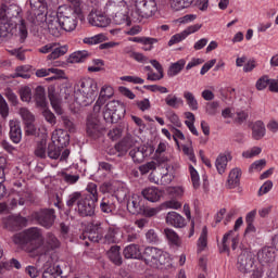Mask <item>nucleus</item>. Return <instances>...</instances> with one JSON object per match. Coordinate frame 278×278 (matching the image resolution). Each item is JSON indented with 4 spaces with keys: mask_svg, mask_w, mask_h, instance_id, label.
I'll return each instance as SVG.
<instances>
[{
    "mask_svg": "<svg viewBox=\"0 0 278 278\" xmlns=\"http://www.w3.org/2000/svg\"><path fill=\"white\" fill-rule=\"evenodd\" d=\"M49 99L55 114L62 115V99L60 98V96L53 91H50Z\"/></svg>",
    "mask_w": 278,
    "mask_h": 278,
    "instance_id": "41",
    "label": "nucleus"
},
{
    "mask_svg": "<svg viewBox=\"0 0 278 278\" xmlns=\"http://www.w3.org/2000/svg\"><path fill=\"white\" fill-rule=\"evenodd\" d=\"M31 8L30 21L34 25H40L45 23V12L47 11V4L45 0H29Z\"/></svg>",
    "mask_w": 278,
    "mask_h": 278,
    "instance_id": "8",
    "label": "nucleus"
},
{
    "mask_svg": "<svg viewBox=\"0 0 278 278\" xmlns=\"http://www.w3.org/2000/svg\"><path fill=\"white\" fill-rule=\"evenodd\" d=\"M18 114L23 121V123H34L36 121V116H34V113L29 111L27 108H21L18 110Z\"/></svg>",
    "mask_w": 278,
    "mask_h": 278,
    "instance_id": "51",
    "label": "nucleus"
},
{
    "mask_svg": "<svg viewBox=\"0 0 278 278\" xmlns=\"http://www.w3.org/2000/svg\"><path fill=\"white\" fill-rule=\"evenodd\" d=\"M218 108H220V104L218 102H207L205 112L206 114H208V116H216V114H218Z\"/></svg>",
    "mask_w": 278,
    "mask_h": 278,
    "instance_id": "61",
    "label": "nucleus"
},
{
    "mask_svg": "<svg viewBox=\"0 0 278 278\" xmlns=\"http://www.w3.org/2000/svg\"><path fill=\"white\" fill-rule=\"evenodd\" d=\"M68 53L67 45H60L56 42V46L53 47L52 52L47 56V60H58L62 58V55H66Z\"/></svg>",
    "mask_w": 278,
    "mask_h": 278,
    "instance_id": "35",
    "label": "nucleus"
},
{
    "mask_svg": "<svg viewBox=\"0 0 278 278\" xmlns=\"http://www.w3.org/2000/svg\"><path fill=\"white\" fill-rule=\"evenodd\" d=\"M100 210L104 214H112L116 211V204L114 203V195L110 198H103L100 203Z\"/></svg>",
    "mask_w": 278,
    "mask_h": 278,
    "instance_id": "38",
    "label": "nucleus"
},
{
    "mask_svg": "<svg viewBox=\"0 0 278 278\" xmlns=\"http://www.w3.org/2000/svg\"><path fill=\"white\" fill-rule=\"evenodd\" d=\"M70 4H63L59 7L61 10H70L74 14L81 15V0H67Z\"/></svg>",
    "mask_w": 278,
    "mask_h": 278,
    "instance_id": "42",
    "label": "nucleus"
},
{
    "mask_svg": "<svg viewBox=\"0 0 278 278\" xmlns=\"http://www.w3.org/2000/svg\"><path fill=\"white\" fill-rule=\"evenodd\" d=\"M127 210L130 214H144V200L138 194H132L131 199L127 202Z\"/></svg>",
    "mask_w": 278,
    "mask_h": 278,
    "instance_id": "17",
    "label": "nucleus"
},
{
    "mask_svg": "<svg viewBox=\"0 0 278 278\" xmlns=\"http://www.w3.org/2000/svg\"><path fill=\"white\" fill-rule=\"evenodd\" d=\"M41 238H42V230H40V228H29L24 232L15 235L13 237V242L14 244H25V242L40 240Z\"/></svg>",
    "mask_w": 278,
    "mask_h": 278,
    "instance_id": "9",
    "label": "nucleus"
},
{
    "mask_svg": "<svg viewBox=\"0 0 278 278\" xmlns=\"http://www.w3.org/2000/svg\"><path fill=\"white\" fill-rule=\"evenodd\" d=\"M43 21V28L50 36L53 38H60L62 36L64 30L62 28L59 11H49L45 13Z\"/></svg>",
    "mask_w": 278,
    "mask_h": 278,
    "instance_id": "3",
    "label": "nucleus"
},
{
    "mask_svg": "<svg viewBox=\"0 0 278 278\" xmlns=\"http://www.w3.org/2000/svg\"><path fill=\"white\" fill-rule=\"evenodd\" d=\"M124 9H121L115 14H113V23L115 25H131V20L129 18V14H127V8L123 7Z\"/></svg>",
    "mask_w": 278,
    "mask_h": 278,
    "instance_id": "26",
    "label": "nucleus"
},
{
    "mask_svg": "<svg viewBox=\"0 0 278 278\" xmlns=\"http://www.w3.org/2000/svg\"><path fill=\"white\" fill-rule=\"evenodd\" d=\"M0 115L2 118H8L10 116V106L8 105V102L5 101V98L0 94Z\"/></svg>",
    "mask_w": 278,
    "mask_h": 278,
    "instance_id": "62",
    "label": "nucleus"
},
{
    "mask_svg": "<svg viewBox=\"0 0 278 278\" xmlns=\"http://www.w3.org/2000/svg\"><path fill=\"white\" fill-rule=\"evenodd\" d=\"M115 199L119 203H123L125 201H129V188L127 187H119L117 191L115 192Z\"/></svg>",
    "mask_w": 278,
    "mask_h": 278,
    "instance_id": "53",
    "label": "nucleus"
},
{
    "mask_svg": "<svg viewBox=\"0 0 278 278\" xmlns=\"http://www.w3.org/2000/svg\"><path fill=\"white\" fill-rule=\"evenodd\" d=\"M136 146V138L131 135H127L118 146L117 148L122 147V151H127V149H131V147Z\"/></svg>",
    "mask_w": 278,
    "mask_h": 278,
    "instance_id": "52",
    "label": "nucleus"
},
{
    "mask_svg": "<svg viewBox=\"0 0 278 278\" xmlns=\"http://www.w3.org/2000/svg\"><path fill=\"white\" fill-rule=\"evenodd\" d=\"M26 225H27V219L21 216L9 217L7 222V228L10 229L11 231H17V229L26 227Z\"/></svg>",
    "mask_w": 278,
    "mask_h": 278,
    "instance_id": "27",
    "label": "nucleus"
},
{
    "mask_svg": "<svg viewBox=\"0 0 278 278\" xmlns=\"http://www.w3.org/2000/svg\"><path fill=\"white\" fill-rule=\"evenodd\" d=\"M152 154H153V148L147 147V146L134 148L129 152L131 160L134 162H137L138 164H140V162H144V159L151 156Z\"/></svg>",
    "mask_w": 278,
    "mask_h": 278,
    "instance_id": "15",
    "label": "nucleus"
},
{
    "mask_svg": "<svg viewBox=\"0 0 278 278\" xmlns=\"http://www.w3.org/2000/svg\"><path fill=\"white\" fill-rule=\"evenodd\" d=\"M14 22H10V20H5L4 17H0V36L1 38H8L12 33V25Z\"/></svg>",
    "mask_w": 278,
    "mask_h": 278,
    "instance_id": "43",
    "label": "nucleus"
},
{
    "mask_svg": "<svg viewBox=\"0 0 278 278\" xmlns=\"http://www.w3.org/2000/svg\"><path fill=\"white\" fill-rule=\"evenodd\" d=\"M99 94V85L93 78H83L79 83V88L75 92L76 103L87 108V105H92Z\"/></svg>",
    "mask_w": 278,
    "mask_h": 278,
    "instance_id": "2",
    "label": "nucleus"
},
{
    "mask_svg": "<svg viewBox=\"0 0 278 278\" xmlns=\"http://www.w3.org/2000/svg\"><path fill=\"white\" fill-rule=\"evenodd\" d=\"M184 99L186 100V103L192 112H197L199 110V101L194 97V93L191 91H184Z\"/></svg>",
    "mask_w": 278,
    "mask_h": 278,
    "instance_id": "44",
    "label": "nucleus"
},
{
    "mask_svg": "<svg viewBox=\"0 0 278 278\" xmlns=\"http://www.w3.org/2000/svg\"><path fill=\"white\" fill-rule=\"evenodd\" d=\"M186 67V60L180 59L175 63H172L167 70L168 77H177L181 71Z\"/></svg>",
    "mask_w": 278,
    "mask_h": 278,
    "instance_id": "39",
    "label": "nucleus"
},
{
    "mask_svg": "<svg viewBox=\"0 0 278 278\" xmlns=\"http://www.w3.org/2000/svg\"><path fill=\"white\" fill-rule=\"evenodd\" d=\"M41 278H62V267L58 264L49 265L43 269Z\"/></svg>",
    "mask_w": 278,
    "mask_h": 278,
    "instance_id": "34",
    "label": "nucleus"
},
{
    "mask_svg": "<svg viewBox=\"0 0 278 278\" xmlns=\"http://www.w3.org/2000/svg\"><path fill=\"white\" fill-rule=\"evenodd\" d=\"M108 40V36L105 34H98L91 37H85L83 39L84 45H89L90 47L94 45H101V42H105Z\"/></svg>",
    "mask_w": 278,
    "mask_h": 278,
    "instance_id": "45",
    "label": "nucleus"
},
{
    "mask_svg": "<svg viewBox=\"0 0 278 278\" xmlns=\"http://www.w3.org/2000/svg\"><path fill=\"white\" fill-rule=\"evenodd\" d=\"M10 127V138L12 142L18 144L23 138V131L21 130V122L16 119H11L9 122Z\"/></svg>",
    "mask_w": 278,
    "mask_h": 278,
    "instance_id": "20",
    "label": "nucleus"
},
{
    "mask_svg": "<svg viewBox=\"0 0 278 278\" xmlns=\"http://www.w3.org/2000/svg\"><path fill=\"white\" fill-rule=\"evenodd\" d=\"M114 97V88L110 85H103L100 89L99 97L93 105V114H99L101 108L108 103L109 99Z\"/></svg>",
    "mask_w": 278,
    "mask_h": 278,
    "instance_id": "10",
    "label": "nucleus"
},
{
    "mask_svg": "<svg viewBox=\"0 0 278 278\" xmlns=\"http://www.w3.org/2000/svg\"><path fill=\"white\" fill-rule=\"evenodd\" d=\"M96 203L88 195H85L81 203L78 204V207H75V212H77L78 216L86 218L87 216H94V207Z\"/></svg>",
    "mask_w": 278,
    "mask_h": 278,
    "instance_id": "13",
    "label": "nucleus"
},
{
    "mask_svg": "<svg viewBox=\"0 0 278 278\" xmlns=\"http://www.w3.org/2000/svg\"><path fill=\"white\" fill-rule=\"evenodd\" d=\"M199 0H172L170 7L176 12H179V10H186V8H190V5H198Z\"/></svg>",
    "mask_w": 278,
    "mask_h": 278,
    "instance_id": "40",
    "label": "nucleus"
},
{
    "mask_svg": "<svg viewBox=\"0 0 278 278\" xmlns=\"http://www.w3.org/2000/svg\"><path fill=\"white\" fill-rule=\"evenodd\" d=\"M86 190L88 194L84 195L88 197L89 201H93V203H97L99 201V190L97 189V184L89 182L86 187Z\"/></svg>",
    "mask_w": 278,
    "mask_h": 278,
    "instance_id": "49",
    "label": "nucleus"
},
{
    "mask_svg": "<svg viewBox=\"0 0 278 278\" xmlns=\"http://www.w3.org/2000/svg\"><path fill=\"white\" fill-rule=\"evenodd\" d=\"M157 168V163H155L154 161H150L141 166H139V172L142 175H147L149 173H151V170H155Z\"/></svg>",
    "mask_w": 278,
    "mask_h": 278,
    "instance_id": "60",
    "label": "nucleus"
},
{
    "mask_svg": "<svg viewBox=\"0 0 278 278\" xmlns=\"http://www.w3.org/2000/svg\"><path fill=\"white\" fill-rule=\"evenodd\" d=\"M255 266V256L251 252H243L239 255L237 261V268L240 273L247 275L251 273Z\"/></svg>",
    "mask_w": 278,
    "mask_h": 278,
    "instance_id": "11",
    "label": "nucleus"
},
{
    "mask_svg": "<svg viewBox=\"0 0 278 278\" xmlns=\"http://www.w3.org/2000/svg\"><path fill=\"white\" fill-rule=\"evenodd\" d=\"M165 103L168 108L178 110L179 106L184 105V99L177 97L176 94H167L165 98Z\"/></svg>",
    "mask_w": 278,
    "mask_h": 278,
    "instance_id": "48",
    "label": "nucleus"
},
{
    "mask_svg": "<svg viewBox=\"0 0 278 278\" xmlns=\"http://www.w3.org/2000/svg\"><path fill=\"white\" fill-rule=\"evenodd\" d=\"M262 153V148L260 147H253L250 150L243 151L242 152V157H245L247 160L251 157H255Z\"/></svg>",
    "mask_w": 278,
    "mask_h": 278,
    "instance_id": "64",
    "label": "nucleus"
},
{
    "mask_svg": "<svg viewBox=\"0 0 278 278\" xmlns=\"http://www.w3.org/2000/svg\"><path fill=\"white\" fill-rule=\"evenodd\" d=\"M137 14L141 18H151L157 13V2L155 0H136L135 1Z\"/></svg>",
    "mask_w": 278,
    "mask_h": 278,
    "instance_id": "6",
    "label": "nucleus"
},
{
    "mask_svg": "<svg viewBox=\"0 0 278 278\" xmlns=\"http://www.w3.org/2000/svg\"><path fill=\"white\" fill-rule=\"evenodd\" d=\"M231 162V154H219L215 161L217 173L223 175L227 170V164Z\"/></svg>",
    "mask_w": 278,
    "mask_h": 278,
    "instance_id": "33",
    "label": "nucleus"
},
{
    "mask_svg": "<svg viewBox=\"0 0 278 278\" xmlns=\"http://www.w3.org/2000/svg\"><path fill=\"white\" fill-rule=\"evenodd\" d=\"M257 260L261 264H270V262L275 261V247L265 245L257 253Z\"/></svg>",
    "mask_w": 278,
    "mask_h": 278,
    "instance_id": "19",
    "label": "nucleus"
},
{
    "mask_svg": "<svg viewBox=\"0 0 278 278\" xmlns=\"http://www.w3.org/2000/svg\"><path fill=\"white\" fill-rule=\"evenodd\" d=\"M48 157L50 160H58L60 155H62V148H60L58 144L50 142L48 144V151H47Z\"/></svg>",
    "mask_w": 278,
    "mask_h": 278,
    "instance_id": "50",
    "label": "nucleus"
},
{
    "mask_svg": "<svg viewBox=\"0 0 278 278\" xmlns=\"http://www.w3.org/2000/svg\"><path fill=\"white\" fill-rule=\"evenodd\" d=\"M166 223L172 227H176L177 229H181V227H186V218L181 216L177 212H169L166 215Z\"/></svg>",
    "mask_w": 278,
    "mask_h": 278,
    "instance_id": "24",
    "label": "nucleus"
},
{
    "mask_svg": "<svg viewBox=\"0 0 278 278\" xmlns=\"http://www.w3.org/2000/svg\"><path fill=\"white\" fill-rule=\"evenodd\" d=\"M266 136V126L264 122L256 121L252 124V138L254 140H262Z\"/></svg>",
    "mask_w": 278,
    "mask_h": 278,
    "instance_id": "30",
    "label": "nucleus"
},
{
    "mask_svg": "<svg viewBox=\"0 0 278 278\" xmlns=\"http://www.w3.org/2000/svg\"><path fill=\"white\" fill-rule=\"evenodd\" d=\"M166 173H163L161 177V184L163 186H168L175 179V168L172 165L165 166Z\"/></svg>",
    "mask_w": 278,
    "mask_h": 278,
    "instance_id": "47",
    "label": "nucleus"
},
{
    "mask_svg": "<svg viewBox=\"0 0 278 278\" xmlns=\"http://www.w3.org/2000/svg\"><path fill=\"white\" fill-rule=\"evenodd\" d=\"M88 23L93 27H108L110 25V18L108 15L97 12H91L88 15Z\"/></svg>",
    "mask_w": 278,
    "mask_h": 278,
    "instance_id": "18",
    "label": "nucleus"
},
{
    "mask_svg": "<svg viewBox=\"0 0 278 278\" xmlns=\"http://www.w3.org/2000/svg\"><path fill=\"white\" fill-rule=\"evenodd\" d=\"M108 257L115 266L123 265V256H121V248L118 245L111 247L108 251Z\"/></svg>",
    "mask_w": 278,
    "mask_h": 278,
    "instance_id": "32",
    "label": "nucleus"
},
{
    "mask_svg": "<svg viewBox=\"0 0 278 278\" xmlns=\"http://www.w3.org/2000/svg\"><path fill=\"white\" fill-rule=\"evenodd\" d=\"M15 77H22V79H29V77H31V74H29V66L22 65L16 67Z\"/></svg>",
    "mask_w": 278,
    "mask_h": 278,
    "instance_id": "57",
    "label": "nucleus"
},
{
    "mask_svg": "<svg viewBox=\"0 0 278 278\" xmlns=\"http://www.w3.org/2000/svg\"><path fill=\"white\" fill-rule=\"evenodd\" d=\"M17 251H25L30 257H37V255H45L47 253L45 245L36 244H21Z\"/></svg>",
    "mask_w": 278,
    "mask_h": 278,
    "instance_id": "22",
    "label": "nucleus"
},
{
    "mask_svg": "<svg viewBox=\"0 0 278 278\" xmlns=\"http://www.w3.org/2000/svg\"><path fill=\"white\" fill-rule=\"evenodd\" d=\"M84 240V244H90V242H99V235L97 232H84L80 237Z\"/></svg>",
    "mask_w": 278,
    "mask_h": 278,
    "instance_id": "54",
    "label": "nucleus"
},
{
    "mask_svg": "<svg viewBox=\"0 0 278 278\" xmlns=\"http://www.w3.org/2000/svg\"><path fill=\"white\" fill-rule=\"evenodd\" d=\"M58 12L63 31H75V29H77L79 17L81 15H79L78 13H74L73 11L60 8L58 9Z\"/></svg>",
    "mask_w": 278,
    "mask_h": 278,
    "instance_id": "4",
    "label": "nucleus"
},
{
    "mask_svg": "<svg viewBox=\"0 0 278 278\" xmlns=\"http://www.w3.org/2000/svg\"><path fill=\"white\" fill-rule=\"evenodd\" d=\"M23 10L17 4L5 5L2 4L0 9V18H5V21H10L14 23V18H18L21 21V13Z\"/></svg>",
    "mask_w": 278,
    "mask_h": 278,
    "instance_id": "12",
    "label": "nucleus"
},
{
    "mask_svg": "<svg viewBox=\"0 0 278 278\" xmlns=\"http://www.w3.org/2000/svg\"><path fill=\"white\" fill-rule=\"evenodd\" d=\"M143 260L151 268H160V270H175V264L173 263L170 254L157 248H146L143 251Z\"/></svg>",
    "mask_w": 278,
    "mask_h": 278,
    "instance_id": "1",
    "label": "nucleus"
},
{
    "mask_svg": "<svg viewBox=\"0 0 278 278\" xmlns=\"http://www.w3.org/2000/svg\"><path fill=\"white\" fill-rule=\"evenodd\" d=\"M103 134V126H101V122H99V117L97 115H90L87 118V135L90 138H99Z\"/></svg>",
    "mask_w": 278,
    "mask_h": 278,
    "instance_id": "14",
    "label": "nucleus"
},
{
    "mask_svg": "<svg viewBox=\"0 0 278 278\" xmlns=\"http://www.w3.org/2000/svg\"><path fill=\"white\" fill-rule=\"evenodd\" d=\"M142 197L150 201L151 203H157L163 197L162 190H159L157 187H149L142 190Z\"/></svg>",
    "mask_w": 278,
    "mask_h": 278,
    "instance_id": "23",
    "label": "nucleus"
},
{
    "mask_svg": "<svg viewBox=\"0 0 278 278\" xmlns=\"http://www.w3.org/2000/svg\"><path fill=\"white\" fill-rule=\"evenodd\" d=\"M164 235H165V238H167L168 242H172V244H177V242H179V235H177L175 230L170 228H165Z\"/></svg>",
    "mask_w": 278,
    "mask_h": 278,
    "instance_id": "59",
    "label": "nucleus"
},
{
    "mask_svg": "<svg viewBox=\"0 0 278 278\" xmlns=\"http://www.w3.org/2000/svg\"><path fill=\"white\" fill-rule=\"evenodd\" d=\"M52 144H56L60 149H64V147H68L71 142V136L64 129H56L52 132Z\"/></svg>",
    "mask_w": 278,
    "mask_h": 278,
    "instance_id": "16",
    "label": "nucleus"
},
{
    "mask_svg": "<svg viewBox=\"0 0 278 278\" xmlns=\"http://www.w3.org/2000/svg\"><path fill=\"white\" fill-rule=\"evenodd\" d=\"M123 8H125V2L109 0L104 7V12L109 14V16H114V14L123 10Z\"/></svg>",
    "mask_w": 278,
    "mask_h": 278,
    "instance_id": "36",
    "label": "nucleus"
},
{
    "mask_svg": "<svg viewBox=\"0 0 278 278\" xmlns=\"http://www.w3.org/2000/svg\"><path fill=\"white\" fill-rule=\"evenodd\" d=\"M35 101L39 108L47 105V96L45 94V87L38 86L35 89Z\"/></svg>",
    "mask_w": 278,
    "mask_h": 278,
    "instance_id": "46",
    "label": "nucleus"
},
{
    "mask_svg": "<svg viewBox=\"0 0 278 278\" xmlns=\"http://www.w3.org/2000/svg\"><path fill=\"white\" fill-rule=\"evenodd\" d=\"M166 118L174 125V127H181V119H179V115L175 113L174 111H170L166 114Z\"/></svg>",
    "mask_w": 278,
    "mask_h": 278,
    "instance_id": "63",
    "label": "nucleus"
},
{
    "mask_svg": "<svg viewBox=\"0 0 278 278\" xmlns=\"http://www.w3.org/2000/svg\"><path fill=\"white\" fill-rule=\"evenodd\" d=\"M121 238H123V233L121 232V229L115 227L109 228L106 235L104 236V240L108 242V244H118Z\"/></svg>",
    "mask_w": 278,
    "mask_h": 278,
    "instance_id": "29",
    "label": "nucleus"
},
{
    "mask_svg": "<svg viewBox=\"0 0 278 278\" xmlns=\"http://www.w3.org/2000/svg\"><path fill=\"white\" fill-rule=\"evenodd\" d=\"M240 177H242V169L235 167L230 170L227 179V187L231 190L240 186Z\"/></svg>",
    "mask_w": 278,
    "mask_h": 278,
    "instance_id": "25",
    "label": "nucleus"
},
{
    "mask_svg": "<svg viewBox=\"0 0 278 278\" xmlns=\"http://www.w3.org/2000/svg\"><path fill=\"white\" fill-rule=\"evenodd\" d=\"M125 115V104L121 101H110L103 111V118L106 123H114L116 118H121V116Z\"/></svg>",
    "mask_w": 278,
    "mask_h": 278,
    "instance_id": "5",
    "label": "nucleus"
},
{
    "mask_svg": "<svg viewBox=\"0 0 278 278\" xmlns=\"http://www.w3.org/2000/svg\"><path fill=\"white\" fill-rule=\"evenodd\" d=\"M20 98L24 103H29L31 101V88L24 86L20 88Z\"/></svg>",
    "mask_w": 278,
    "mask_h": 278,
    "instance_id": "55",
    "label": "nucleus"
},
{
    "mask_svg": "<svg viewBox=\"0 0 278 278\" xmlns=\"http://www.w3.org/2000/svg\"><path fill=\"white\" fill-rule=\"evenodd\" d=\"M31 218L37 220L41 227H46L49 229L53 227V223H55V211L53 208H45L39 212H35L31 214Z\"/></svg>",
    "mask_w": 278,
    "mask_h": 278,
    "instance_id": "7",
    "label": "nucleus"
},
{
    "mask_svg": "<svg viewBox=\"0 0 278 278\" xmlns=\"http://www.w3.org/2000/svg\"><path fill=\"white\" fill-rule=\"evenodd\" d=\"M189 172L191 175V181L193 184V188L197 190L201 186V178L199 177V172L194 168V166H189Z\"/></svg>",
    "mask_w": 278,
    "mask_h": 278,
    "instance_id": "56",
    "label": "nucleus"
},
{
    "mask_svg": "<svg viewBox=\"0 0 278 278\" xmlns=\"http://www.w3.org/2000/svg\"><path fill=\"white\" fill-rule=\"evenodd\" d=\"M79 177H80L79 172H77V169H75V172H73L71 169H63L61 172V178L68 186H75V184H77V181H79Z\"/></svg>",
    "mask_w": 278,
    "mask_h": 278,
    "instance_id": "28",
    "label": "nucleus"
},
{
    "mask_svg": "<svg viewBox=\"0 0 278 278\" xmlns=\"http://www.w3.org/2000/svg\"><path fill=\"white\" fill-rule=\"evenodd\" d=\"M86 199V195L79 191H74L70 193L66 198V206L67 207H79V203H81Z\"/></svg>",
    "mask_w": 278,
    "mask_h": 278,
    "instance_id": "31",
    "label": "nucleus"
},
{
    "mask_svg": "<svg viewBox=\"0 0 278 278\" xmlns=\"http://www.w3.org/2000/svg\"><path fill=\"white\" fill-rule=\"evenodd\" d=\"M20 25H17V35L21 38V41L24 42L27 38V25L25 24V21L23 18L18 20Z\"/></svg>",
    "mask_w": 278,
    "mask_h": 278,
    "instance_id": "58",
    "label": "nucleus"
},
{
    "mask_svg": "<svg viewBox=\"0 0 278 278\" xmlns=\"http://www.w3.org/2000/svg\"><path fill=\"white\" fill-rule=\"evenodd\" d=\"M124 257L126 260H141V257L144 260V254H142V248L140 245L130 244L124 249Z\"/></svg>",
    "mask_w": 278,
    "mask_h": 278,
    "instance_id": "21",
    "label": "nucleus"
},
{
    "mask_svg": "<svg viewBox=\"0 0 278 278\" xmlns=\"http://www.w3.org/2000/svg\"><path fill=\"white\" fill-rule=\"evenodd\" d=\"M88 55H90L88 51L79 50L70 54L67 62L70 64H81V62H86Z\"/></svg>",
    "mask_w": 278,
    "mask_h": 278,
    "instance_id": "37",
    "label": "nucleus"
}]
</instances>
